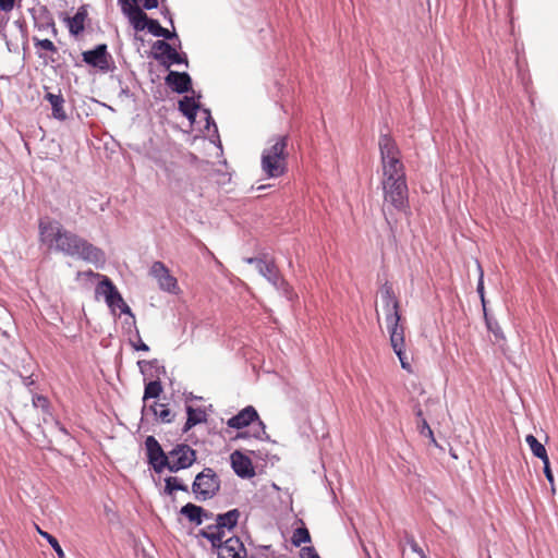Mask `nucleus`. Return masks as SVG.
I'll use <instances>...</instances> for the list:
<instances>
[{
	"instance_id": "1",
	"label": "nucleus",
	"mask_w": 558,
	"mask_h": 558,
	"mask_svg": "<svg viewBox=\"0 0 558 558\" xmlns=\"http://www.w3.org/2000/svg\"><path fill=\"white\" fill-rule=\"evenodd\" d=\"M40 242L49 248L61 252L68 256H76L95 265L104 264L105 253L87 240L64 229L59 222L39 221Z\"/></svg>"
},
{
	"instance_id": "2",
	"label": "nucleus",
	"mask_w": 558,
	"mask_h": 558,
	"mask_svg": "<svg viewBox=\"0 0 558 558\" xmlns=\"http://www.w3.org/2000/svg\"><path fill=\"white\" fill-rule=\"evenodd\" d=\"M381 163V181L407 180L405 167L396 141L389 134H380L378 140Z\"/></svg>"
},
{
	"instance_id": "3",
	"label": "nucleus",
	"mask_w": 558,
	"mask_h": 558,
	"mask_svg": "<svg viewBox=\"0 0 558 558\" xmlns=\"http://www.w3.org/2000/svg\"><path fill=\"white\" fill-rule=\"evenodd\" d=\"M272 143L268 148H265L262 154V169L268 178H279L283 175L288 169L287 150L289 136L278 135L270 140Z\"/></svg>"
},
{
	"instance_id": "4",
	"label": "nucleus",
	"mask_w": 558,
	"mask_h": 558,
	"mask_svg": "<svg viewBox=\"0 0 558 558\" xmlns=\"http://www.w3.org/2000/svg\"><path fill=\"white\" fill-rule=\"evenodd\" d=\"M384 205L383 213L386 216L387 209L392 207L398 211H405L409 207V189L407 180L380 182Z\"/></svg>"
},
{
	"instance_id": "5",
	"label": "nucleus",
	"mask_w": 558,
	"mask_h": 558,
	"mask_svg": "<svg viewBox=\"0 0 558 558\" xmlns=\"http://www.w3.org/2000/svg\"><path fill=\"white\" fill-rule=\"evenodd\" d=\"M221 482L211 468H205L195 476L192 484V492L197 500H208L215 497L220 490Z\"/></svg>"
},
{
	"instance_id": "6",
	"label": "nucleus",
	"mask_w": 558,
	"mask_h": 558,
	"mask_svg": "<svg viewBox=\"0 0 558 558\" xmlns=\"http://www.w3.org/2000/svg\"><path fill=\"white\" fill-rule=\"evenodd\" d=\"M198 162L199 159L195 154L187 150H178L173 160L169 162L163 161L160 167L163 169L168 180L179 185L183 181L180 169L186 166H194Z\"/></svg>"
},
{
	"instance_id": "7",
	"label": "nucleus",
	"mask_w": 558,
	"mask_h": 558,
	"mask_svg": "<svg viewBox=\"0 0 558 558\" xmlns=\"http://www.w3.org/2000/svg\"><path fill=\"white\" fill-rule=\"evenodd\" d=\"M96 292L105 296L106 303L111 310L119 307L121 313L130 315L133 319V324L135 325L134 314L132 313L130 306L122 299L113 282L108 277L102 276V280L97 286Z\"/></svg>"
},
{
	"instance_id": "8",
	"label": "nucleus",
	"mask_w": 558,
	"mask_h": 558,
	"mask_svg": "<svg viewBox=\"0 0 558 558\" xmlns=\"http://www.w3.org/2000/svg\"><path fill=\"white\" fill-rule=\"evenodd\" d=\"M387 329L389 332L391 348L398 356L401 367L408 372H411L410 359L405 352V328L403 324H401V322H392L387 324Z\"/></svg>"
},
{
	"instance_id": "9",
	"label": "nucleus",
	"mask_w": 558,
	"mask_h": 558,
	"mask_svg": "<svg viewBox=\"0 0 558 558\" xmlns=\"http://www.w3.org/2000/svg\"><path fill=\"white\" fill-rule=\"evenodd\" d=\"M196 451L186 444H178L169 451L167 469L177 473L190 468L196 461Z\"/></svg>"
},
{
	"instance_id": "10",
	"label": "nucleus",
	"mask_w": 558,
	"mask_h": 558,
	"mask_svg": "<svg viewBox=\"0 0 558 558\" xmlns=\"http://www.w3.org/2000/svg\"><path fill=\"white\" fill-rule=\"evenodd\" d=\"M254 421L258 422V427L254 432L253 436L257 439H263V436L266 435L265 424L259 420L256 409L252 405L245 407L236 415L230 417L227 425L231 428L242 429Z\"/></svg>"
},
{
	"instance_id": "11",
	"label": "nucleus",
	"mask_w": 558,
	"mask_h": 558,
	"mask_svg": "<svg viewBox=\"0 0 558 558\" xmlns=\"http://www.w3.org/2000/svg\"><path fill=\"white\" fill-rule=\"evenodd\" d=\"M82 58L86 64L102 73H107L114 68L112 56L108 52L106 44L97 45L94 49L84 51Z\"/></svg>"
},
{
	"instance_id": "12",
	"label": "nucleus",
	"mask_w": 558,
	"mask_h": 558,
	"mask_svg": "<svg viewBox=\"0 0 558 558\" xmlns=\"http://www.w3.org/2000/svg\"><path fill=\"white\" fill-rule=\"evenodd\" d=\"M146 456L149 465L156 473H161L169 464V452L166 453L154 436L145 439Z\"/></svg>"
},
{
	"instance_id": "13",
	"label": "nucleus",
	"mask_w": 558,
	"mask_h": 558,
	"mask_svg": "<svg viewBox=\"0 0 558 558\" xmlns=\"http://www.w3.org/2000/svg\"><path fill=\"white\" fill-rule=\"evenodd\" d=\"M380 298L385 312L386 324L401 322L400 303L393 292L392 286L389 282L381 286Z\"/></svg>"
},
{
	"instance_id": "14",
	"label": "nucleus",
	"mask_w": 558,
	"mask_h": 558,
	"mask_svg": "<svg viewBox=\"0 0 558 558\" xmlns=\"http://www.w3.org/2000/svg\"><path fill=\"white\" fill-rule=\"evenodd\" d=\"M122 12L130 19L133 27L136 31L148 29L149 22L154 19H149L147 14L141 9L136 0H119Z\"/></svg>"
},
{
	"instance_id": "15",
	"label": "nucleus",
	"mask_w": 558,
	"mask_h": 558,
	"mask_svg": "<svg viewBox=\"0 0 558 558\" xmlns=\"http://www.w3.org/2000/svg\"><path fill=\"white\" fill-rule=\"evenodd\" d=\"M149 272L158 281L161 290L175 292L178 289V280L170 274L162 262H154Z\"/></svg>"
},
{
	"instance_id": "16",
	"label": "nucleus",
	"mask_w": 558,
	"mask_h": 558,
	"mask_svg": "<svg viewBox=\"0 0 558 558\" xmlns=\"http://www.w3.org/2000/svg\"><path fill=\"white\" fill-rule=\"evenodd\" d=\"M231 466L234 473L241 478H251L255 476V469L252 460L239 450L230 456Z\"/></svg>"
},
{
	"instance_id": "17",
	"label": "nucleus",
	"mask_w": 558,
	"mask_h": 558,
	"mask_svg": "<svg viewBox=\"0 0 558 558\" xmlns=\"http://www.w3.org/2000/svg\"><path fill=\"white\" fill-rule=\"evenodd\" d=\"M165 83L178 94L192 90V78L187 72L169 71L165 77Z\"/></svg>"
},
{
	"instance_id": "18",
	"label": "nucleus",
	"mask_w": 558,
	"mask_h": 558,
	"mask_svg": "<svg viewBox=\"0 0 558 558\" xmlns=\"http://www.w3.org/2000/svg\"><path fill=\"white\" fill-rule=\"evenodd\" d=\"M264 268L259 274L266 278L275 288L282 289L286 293L289 292L290 286L289 283L282 278L280 275V271L278 267L276 266L275 262L271 259H268L266 264H260Z\"/></svg>"
},
{
	"instance_id": "19",
	"label": "nucleus",
	"mask_w": 558,
	"mask_h": 558,
	"mask_svg": "<svg viewBox=\"0 0 558 558\" xmlns=\"http://www.w3.org/2000/svg\"><path fill=\"white\" fill-rule=\"evenodd\" d=\"M33 44L36 49V54L39 59L44 60L46 64L56 63L58 59V48L50 39H39L33 37Z\"/></svg>"
},
{
	"instance_id": "20",
	"label": "nucleus",
	"mask_w": 558,
	"mask_h": 558,
	"mask_svg": "<svg viewBox=\"0 0 558 558\" xmlns=\"http://www.w3.org/2000/svg\"><path fill=\"white\" fill-rule=\"evenodd\" d=\"M240 517L241 512L235 508L216 515L215 527L220 529L222 538L226 536V531H231L236 526Z\"/></svg>"
},
{
	"instance_id": "21",
	"label": "nucleus",
	"mask_w": 558,
	"mask_h": 558,
	"mask_svg": "<svg viewBox=\"0 0 558 558\" xmlns=\"http://www.w3.org/2000/svg\"><path fill=\"white\" fill-rule=\"evenodd\" d=\"M87 9L86 5H82L77 9L76 13L72 17L66 19V24L69 27L70 34L77 36L84 31L85 21L87 19Z\"/></svg>"
},
{
	"instance_id": "22",
	"label": "nucleus",
	"mask_w": 558,
	"mask_h": 558,
	"mask_svg": "<svg viewBox=\"0 0 558 558\" xmlns=\"http://www.w3.org/2000/svg\"><path fill=\"white\" fill-rule=\"evenodd\" d=\"M45 99L51 105L52 117L57 120L64 121L66 119V112L64 110V98L62 94L47 93Z\"/></svg>"
},
{
	"instance_id": "23",
	"label": "nucleus",
	"mask_w": 558,
	"mask_h": 558,
	"mask_svg": "<svg viewBox=\"0 0 558 558\" xmlns=\"http://www.w3.org/2000/svg\"><path fill=\"white\" fill-rule=\"evenodd\" d=\"M414 414L416 416V428L420 433V435L428 438L434 445H437L436 439L434 437V433L427 423V418L424 415V412L420 404H416L414 407Z\"/></svg>"
},
{
	"instance_id": "24",
	"label": "nucleus",
	"mask_w": 558,
	"mask_h": 558,
	"mask_svg": "<svg viewBox=\"0 0 558 558\" xmlns=\"http://www.w3.org/2000/svg\"><path fill=\"white\" fill-rule=\"evenodd\" d=\"M186 414H187V418L182 428L183 433H187L192 427H194L195 425L201 424L203 422H206V420H207L206 412L201 408L194 409L193 407L187 405Z\"/></svg>"
},
{
	"instance_id": "25",
	"label": "nucleus",
	"mask_w": 558,
	"mask_h": 558,
	"mask_svg": "<svg viewBox=\"0 0 558 558\" xmlns=\"http://www.w3.org/2000/svg\"><path fill=\"white\" fill-rule=\"evenodd\" d=\"M199 105L195 101L194 97L184 96L179 100V110L191 122L195 121Z\"/></svg>"
},
{
	"instance_id": "26",
	"label": "nucleus",
	"mask_w": 558,
	"mask_h": 558,
	"mask_svg": "<svg viewBox=\"0 0 558 558\" xmlns=\"http://www.w3.org/2000/svg\"><path fill=\"white\" fill-rule=\"evenodd\" d=\"M180 513L190 522L196 525L202 524L201 513H203V507L189 502L181 508Z\"/></svg>"
},
{
	"instance_id": "27",
	"label": "nucleus",
	"mask_w": 558,
	"mask_h": 558,
	"mask_svg": "<svg viewBox=\"0 0 558 558\" xmlns=\"http://www.w3.org/2000/svg\"><path fill=\"white\" fill-rule=\"evenodd\" d=\"M149 411H151L154 416L161 423H170L173 421L174 414H172L167 404L154 402L149 407Z\"/></svg>"
},
{
	"instance_id": "28",
	"label": "nucleus",
	"mask_w": 558,
	"mask_h": 558,
	"mask_svg": "<svg viewBox=\"0 0 558 558\" xmlns=\"http://www.w3.org/2000/svg\"><path fill=\"white\" fill-rule=\"evenodd\" d=\"M15 0H0V36L5 37L8 14L14 9Z\"/></svg>"
},
{
	"instance_id": "29",
	"label": "nucleus",
	"mask_w": 558,
	"mask_h": 558,
	"mask_svg": "<svg viewBox=\"0 0 558 558\" xmlns=\"http://www.w3.org/2000/svg\"><path fill=\"white\" fill-rule=\"evenodd\" d=\"M170 50H172V46L169 43L156 40L151 46V57L161 63Z\"/></svg>"
},
{
	"instance_id": "30",
	"label": "nucleus",
	"mask_w": 558,
	"mask_h": 558,
	"mask_svg": "<svg viewBox=\"0 0 558 558\" xmlns=\"http://www.w3.org/2000/svg\"><path fill=\"white\" fill-rule=\"evenodd\" d=\"M148 32L156 37H161L166 40H170L178 37L175 32H170L169 29L163 28L157 20H153L149 22Z\"/></svg>"
},
{
	"instance_id": "31",
	"label": "nucleus",
	"mask_w": 558,
	"mask_h": 558,
	"mask_svg": "<svg viewBox=\"0 0 558 558\" xmlns=\"http://www.w3.org/2000/svg\"><path fill=\"white\" fill-rule=\"evenodd\" d=\"M184 63L186 66L189 65L187 57L185 53H179L173 47L172 50L166 56L163 61L160 63L165 68L169 69L172 64H181Z\"/></svg>"
},
{
	"instance_id": "32",
	"label": "nucleus",
	"mask_w": 558,
	"mask_h": 558,
	"mask_svg": "<svg viewBox=\"0 0 558 558\" xmlns=\"http://www.w3.org/2000/svg\"><path fill=\"white\" fill-rule=\"evenodd\" d=\"M525 441L535 457L539 458L542 461L548 459L545 447L533 435H527Z\"/></svg>"
},
{
	"instance_id": "33",
	"label": "nucleus",
	"mask_w": 558,
	"mask_h": 558,
	"mask_svg": "<svg viewBox=\"0 0 558 558\" xmlns=\"http://www.w3.org/2000/svg\"><path fill=\"white\" fill-rule=\"evenodd\" d=\"M478 268L481 270V274H480V279H478V283H477V292L480 294L481 302H482L483 317H484L486 325L488 326L489 314H488L487 303H486V299H485L484 272H483V269L481 266H478Z\"/></svg>"
},
{
	"instance_id": "34",
	"label": "nucleus",
	"mask_w": 558,
	"mask_h": 558,
	"mask_svg": "<svg viewBox=\"0 0 558 558\" xmlns=\"http://www.w3.org/2000/svg\"><path fill=\"white\" fill-rule=\"evenodd\" d=\"M161 392H162V385H161L160 380H151L145 385L143 399L147 400V399L158 398Z\"/></svg>"
},
{
	"instance_id": "35",
	"label": "nucleus",
	"mask_w": 558,
	"mask_h": 558,
	"mask_svg": "<svg viewBox=\"0 0 558 558\" xmlns=\"http://www.w3.org/2000/svg\"><path fill=\"white\" fill-rule=\"evenodd\" d=\"M311 535L308 530L305 526H301L294 530L293 535L291 537V543L295 547H300L303 543H310Z\"/></svg>"
},
{
	"instance_id": "36",
	"label": "nucleus",
	"mask_w": 558,
	"mask_h": 558,
	"mask_svg": "<svg viewBox=\"0 0 558 558\" xmlns=\"http://www.w3.org/2000/svg\"><path fill=\"white\" fill-rule=\"evenodd\" d=\"M165 492L167 494H172L174 490L189 492L186 485L180 483V480L175 476H169L165 480Z\"/></svg>"
},
{
	"instance_id": "37",
	"label": "nucleus",
	"mask_w": 558,
	"mask_h": 558,
	"mask_svg": "<svg viewBox=\"0 0 558 558\" xmlns=\"http://www.w3.org/2000/svg\"><path fill=\"white\" fill-rule=\"evenodd\" d=\"M32 403L35 408L41 409L44 413H50V401L43 395H33Z\"/></svg>"
},
{
	"instance_id": "38",
	"label": "nucleus",
	"mask_w": 558,
	"mask_h": 558,
	"mask_svg": "<svg viewBox=\"0 0 558 558\" xmlns=\"http://www.w3.org/2000/svg\"><path fill=\"white\" fill-rule=\"evenodd\" d=\"M39 534L47 539V542L50 544V546L54 549L58 558H64V553L58 542V539L52 536L51 534H49L48 532H44V531H40L39 530Z\"/></svg>"
},
{
	"instance_id": "39",
	"label": "nucleus",
	"mask_w": 558,
	"mask_h": 558,
	"mask_svg": "<svg viewBox=\"0 0 558 558\" xmlns=\"http://www.w3.org/2000/svg\"><path fill=\"white\" fill-rule=\"evenodd\" d=\"M244 262H246L247 264L255 265L256 269L259 272L264 268L260 264H266L268 262V259L262 258V257H247V258H244Z\"/></svg>"
},
{
	"instance_id": "40",
	"label": "nucleus",
	"mask_w": 558,
	"mask_h": 558,
	"mask_svg": "<svg viewBox=\"0 0 558 558\" xmlns=\"http://www.w3.org/2000/svg\"><path fill=\"white\" fill-rule=\"evenodd\" d=\"M301 558H320L314 547H303L300 551Z\"/></svg>"
},
{
	"instance_id": "41",
	"label": "nucleus",
	"mask_w": 558,
	"mask_h": 558,
	"mask_svg": "<svg viewBox=\"0 0 558 558\" xmlns=\"http://www.w3.org/2000/svg\"><path fill=\"white\" fill-rule=\"evenodd\" d=\"M136 336H137V338H138V342H137V343L132 342L133 348H134L136 351H145V352L149 351V347H148L146 343H144V342L142 341V339H141V337H140V332H138V330H137V329H136Z\"/></svg>"
},
{
	"instance_id": "42",
	"label": "nucleus",
	"mask_w": 558,
	"mask_h": 558,
	"mask_svg": "<svg viewBox=\"0 0 558 558\" xmlns=\"http://www.w3.org/2000/svg\"><path fill=\"white\" fill-rule=\"evenodd\" d=\"M543 463H544V473H545V476H546L547 481H548L551 485H554V475H553V472H551L550 466H549V459L544 460V461H543Z\"/></svg>"
},
{
	"instance_id": "43",
	"label": "nucleus",
	"mask_w": 558,
	"mask_h": 558,
	"mask_svg": "<svg viewBox=\"0 0 558 558\" xmlns=\"http://www.w3.org/2000/svg\"><path fill=\"white\" fill-rule=\"evenodd\" d=\"M145 10H151L158 8V0H141Z\"/></svg>"
},
{
	"instance_id": "44",
	"label": "nucleus",
	"mask_w": 558,
	"mask_h": 558,
	"mask_svg": "<svg viewBox=\"0 0 558 558\" xmlns=\"http://www.w3.org/2000/svg\"><path fill=\"white\" fill-rule=\"evenodd\" d=\"M157 364V360H153V361H138L137 362V365L138 367L141 368V372L144 373L145 372V367L146 366H155Z\"/></svg>"
},
{
	"instance_id": "45",
	"label": "nucleus",
	"mask_w": 558,
	"mask_h": 558,
	"mask_svg": "<svg viewBox=\"0 0 558 558\" xmlns=\"http://www.w3.org/2000/svg\"><path fill=\"white\" fill-rule=\"evenodd\" d=\"M203 112L205 114V119H206V122H207L206 128L209 129L210 124H213L217 129L216 123H215V121L211 118L210 110L209 109H203Z\"/></svg>"
},
{
	"instance_id": "46",
	"label": "nucleus",
	"mask_w": 558,
	"mask_h": 558,
	"mask_svg": "<svg viewBox=\"0 0 558 558\" xmlns=\"http://www.w3.org/2000/svg\"><path fill=\"white\" fill-rule=\"evenodd\" d=\"M161 14L163 15L165 19H167L170 22L171 26H173L172 14H171V12H170L168 7H162L161 8Z\"/></svg>"
},
{
	"instance_id": "47",
	"label": "nucleus",
	"mask_w": 558,
	"mask_h": 558,
	"mask_svg": "<svg viewBox=\"0 0 558 558\" xmlns=\"http://www.w3.org/2000/svg\"><path fill=\"white\" fill-rule=\"evenodd\" d=\"M201 518H202V522H203L204 520H211V519H214V518H216V517L214 515V513H213V512L207 511V510H205V509L203 508V513H201Z\"/></svg>"
},
{
	"instance_id": "48",
	"label": "nucleus",
	"mask_w": 558,
	"mask_h": 558,
	"mask_svg": "<svg viewBox=\"0 0 558 558\" xmlns=\"http://www.w3.org/2000/svg\"><path fill=\"white\" fill-rule=\"evenodd\" d=\"M411 548L413 551L417 553L418 555H421L422 558H427L423 550L418 547L417 543H415L414 541L412 542L411 544Z\"/></svg>"
},
{
	"instance_id": "49",
	"label": "nucleus",
	"mask_w": 558,
	"mask_h": 558,
	"mask_svg": "<svg viewBox=\"0 0 558 558\" xmlns=\"http://www.w3.org/2000/svg\"><path fill=\"white\" fill-rule=\"evenodd\" d=\"M23 384L27 387H31L32 385L35 384V380L33 379L32 376H26V377H23Z\"/></svg>"
},
{
	"instance_id": "50",
	"label": "nucleus",
	"mask_w": 558,
	"mask_h": 558,
	"mask_svg": "<svg viewBox=\"0 0 558 558\" xmlns=\"http://www.w3.org/2000/svg\"><path fill=\"white\" fill-rule=\"evenodd\" d=\"M48 26L51 27L52 34L56 36L58 31H57L56 23L53 22V20H50V22L48 23Z\"/></svg>"
},
{
	"instance_id": "51",
	"label": "nucleus",
	"mask_w": 558,
	"mask_h": 558,
	"mask_svg": "<svg viewBox=\"0 0 558 558\" xmlns=\"http://www.w3.org/2000/svg\"><path fill=\"white\" fill-rule=\"evenodd\" d=\"M246 437H247L246 433H239L238 434V438H246Z\"/></svg>"
},
{
	"instance_id": "52",
	"label": "nucleus",
	"mask_w": 558,
	"mask_h": 558,
	"mask_svg": "<svg viewBox=\"0 0 558 558\" xmlns=\"http://www.w3.org/2000/svg\"><path fill=\"white\" fill-rule=\"evenodd\" d=\"M489 330H490V332H494L497 336V330H495V328H494L492 323H490Z\"/></svg>"
}]
</instances>
